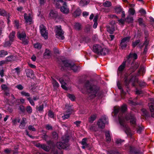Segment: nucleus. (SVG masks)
Segmentation results:
<instances>
[{
	"label": "nucleus",
	"mask_w": 154,
	"mask_h": 154,
	"mask_svg": "<svg viewBox=\"0 0 154 154\" xmlns=\"http://www.w3.org/2000/svg\"><path fill=\"white\" fill-rule=\"evenodd\" d=\"M127 109V106L125 104H123L121 108L119 107L115 108L114 112L115 115L119 112H122V115H120L119 116V123L122 126L124 127L125 133L128 135H130L131 134V130L128 126H126L125 124L126 122L129 120V118L130 117V115H133L128 114L125 116V118H124L125 114L123 113L125 112Z\"/></svg>",
	"instance_id": "1"
},
{
	"label": "nucleus",
	"mask_w": 154,
	"mask_h": 154,
	"mask_svg": "<svg viewBox=\"0 0 154 154\" xmlns=\"http://www.w3.org/2000/svg\"><path fill=\"white\" fill-rule=\"evenodd\" d=\"M93 51L98 54L105 55L109 52L108 49L106 48L103 44H95L93 45Z\"/></svg>",
	"instance_id": "2"
},
{
	"label": "nucleus",
	"mask_w": 154,
	"mask_h": 154,
	"mask_svg": "<svg viewBox=\"0 0 154 154\" xmlns=\"http://www.w3.org/2000/svg\"><path fill=\"white\" fill-rule=\"evenodd\" d=\"M85 86L88 90L90 99H92L95 97L97 92L96 86L91 84L88 81L86 82Z\"/></svg>",
	"instance_id": "3"
},
{
	"label": "nucleus",
	"mask_w": 154,
	"mask_h": 154,
	"mask_svg": "<svg viewBox=\"0 0 154 154\" xmlns=\"http://www.w3.org/2000/svg\"><path fill=\"white\" fill-rule=\"evenodd\" d=\"M59 64L61 67H63L62 65H63L65 67L69 68L74 72H76L80 70L79 66H76L74 63L69 62L66 60H61Z\"/></svg>",
	"instance_id": "4"
},
{
	"label": "nucleus",
	"mask_w": 154,
	"mask_h": 154,
	"mask_svg": "<svg viewBox=\"0 0 154 154\" xmlns=\"http://www.w3.org/2000/svg\"><path fill=\"white\" fill-rule=\"evenodd\" d=\"M69 137L64 136L62 137L63 142H59L57 143V147L59 149H66L68 146V143L69 141Z\"/></svg>",
	"instance_id": "5"
},
{
	"label": "nucleus",
	"mask_w": 154,
	"mask_h": 154,
	"mask_svg": "<svg viewBox=\"0 0 154 154\" xmlns=\"http://www.w3.org/2000/svg\"><path fill=\"white\" fill-rule=\"evenodd\" d=\"M129 120H130V122L131 125L137 128V133L140 134L143 128L140 127H137L136 120L134 116L133 115H130V117L129 118Z\"/></svg>",
	"instance_id": "6"
},
{
	"label": "nucleus",
	"mask_w": 154,
	"mask_h": 154,
	"mask_svg": "<svg viewBox=\"0 0 154 154\" xmlns=\"http://www.w3.org/2000/svg\"><path fill=\"white\" fill-rule=\"evenodd\" d=\"M55 31L56 36L57 38L62 40L64 38V32L62 30L60 26H56Z\"/></svg>",
	"instance_id": "7"
},
{
	"label": "nucleus",
	"mask_w": 154,
	"mask_h": 154,
	"mask_svg": "<svg viewBox=\"0 0 154 154\" xmlns=\"http://www.w3.org/2000/svg\"><path fill=\"white\" fill-rule=\"evenodd\" d=\"M108 120L105 116L102 117L97 122V125L99 128H103L105 127V124L108 123Z\"/></svg>",
	"instance_id": "8"
},
{
	"label": "nucleus",
	"mask_w": 154,
	"mask_h": 154,
	"mask_svg": "<svg viewBox=\"0 0 154 154\" xmlns=\"http://www.w3.org/2000/svg\"><path fill=\"white\" fill-rule=\"evenodd\" d=\"M130 38V36H127L121 40L119 46L122 49H124L126 47L127 43L129 42Z\"/></svg>",
	"instance_id": "9"
},
{
	"label": "nucleus",
	"mask_w": 154,
	"mask_h": 154,
	"mask_svg": "<svg viewBox=\"0 0 154 154\" xmlns=\"http://www.w3.org/2000/svg\"><path fill=\"white\" fill-rule=\"evenodd\" d=\"M137 55L135 53H130L128 56L127 57V60H126L128 63H130L131 62L137 59Z\"/></svg>",
	"instance_id": "10"
},
{
	"label": "nucleus",
	"mask_w": 154,
	"mask_h": 154,
	"mask_svg": "<svg viewBox=\"0 0 154 154\" xmlns=\"http://www.w3.org/2000/svg\"><path fill=\"white\" fill-rule=\"evenodd\" d=\"M40 30L42 35L45 39L47 38L48 37V32L46 30V28L42 24L40 26Z\"/></svg>",
	"instance_id": "11"
},
{
	"label": "nucleus",
	"mask_w": 154,
	"mask_h": 154,
	"mask_svg": "<svg viewBox=\"0 0 154 154\" xmlns=\"http://www.w3.org/2000/svg\"><path fill=\"white\" fill-rule=\"evenodd\" d=\"M60 10L64 14H68L69 13V9L67 7L66 2H64L63 6L60 7Z\"/></svg>",
	"instance_id": "12"
},
{
	"label": "nucleus",
	"mask_w": 154,
	"mask_h": 154,
	"mask_svg": "<svg viewBox=\"0 0 154 154\" xmlns=\"http://www.w3.org/2000/svg\"><path fill=\"white\" fill-rule=\"evenodd\" d=\"M151 102L149 103L150 110L151 112L152 116L154 118V99H151Z\"/></svg>",
	"instance_id": "13"
},
{
	"label": "nucleus",
	"mask_w": 154,
	"mask_h": 154,
	"mask_svg": "<svg viewBox=\"0 0 154 154\" xmlns=\"http://www.w3.org/2000/svg\"><path fill=\"white\" fill-rule=\"evenodd\" d=\"M58 13L55 10H51L49 14V17L51 18L56 19L58 17Z\"/></svg>",
	"instance_id": "14"
},
{
	"label": "nucleus",
	"mask_w": 154,
	"mask_h": 154,
	"mask_svg": "<svg viewBox=\"0 0 154 154\" xmlns=\"http://www.w3.org/2000/svg\"><path fill=\"white\" fill-rule=\"evenodd\" d=\"M24 17L26 23L29 24L32 23V18L29 14L28 15L26 13H25L24 14Z\"/></svg>",
	"instance_id": "15"
},
{
	"label": "nucleus",
	"mask_w": 154,
	"mask_h": 154,
	"mask_svg": "<svg viewBox=\"0 0 154 154\" xmlns=\"http://www.w3.org/2000/svg\"><path fill=\"white\" fill-rule=\"evenodd\" d=\"M17 36L20 40H23L25 38L26 35L24 32H23L21 33L18 32L17 34Z\"/></svg>",
	"instance_id": "16"
},
{
	"label": "nucleus",
	"mask_w": 154,
	"mask_h": 154,
	"mask_svg": "<svg viewBox=\"0 0 154 154\" xmlns=\"http://www.w3.org/2000/svg\"><path fill=\"white\" fill-rule=\"evenodd\" d=\"M25 72L28 77H30L33 75V71L31 69H25Z\"/></svg>",
	"instance_id": "17"
},
{
	"label": "nucleus",
	"mask_w": 154,
	"mask_h": 154,
	"mask_svg": "<svg viewBox=\"0 0 154 154\" xmlns=\"http://www.w3.org/2000/svg\"><path fill=\"white\" fill-rule=\"evenodd\" d=\"M16 60V57L13 55H11L5 58V61L6 62H11L15 60Z\"/></svg>",
	"instance_id": "18"
},
{
	"label": "nucleus",
	"mask_w": 154,
	"mask_h": 154,
	"mask_svg": "<svg viewBox=\"0 0 154 154\" xmlns=\"http://www.w3.org/2000/svg\"><path fill=\"white\" fill-rule=\"evenodd\" d=\"M60 82L61 84V86L62 88L65 90H67V88L66 87V84L64 82L62 78H60L59 79Z\"/></svg>",
	"instance_id": "19"
},
{
	"label": "nucleus",
	"mask_w": 154,
	"mask_h": 154,
	"mask_svg": "<svg viewBox=\"0 0 154 154\" xmlns=\"http://www.w3.org/2000/svg\"><path fill=\"white\" fill-rule=\"evenodd\" d=\"M81 13V10L79 8H77L76 10L73 13V16L75 17L79 16Z\"/></svg>",
	"instance_id": "20"
},
{
	"label": "nucleus",
	"mask_w": 154,
	"mask_h": 154,
	"mask_svg": "<svg viewBox=\"0 0 154 154\" xmlns=\"http://www.w3.org/2000/svg\"><path fill=\"white\" fill-rule=\"evenodd\" d=\"M107 31L110 34L113 33L114 31H115L114 27L112 25L111 26H107Z\"/></svg>",
	"instance_id": "21"
},
{
	"label": "nucleus",
	"mask_w": 154,
	"mask_h": 154,
	"mask_svg": "<svg viewBox=\"0 0 154 154\" xmlns=\"http://www.w3.org/2000/svg\"><path fill=\"white\" fill-rule=\"evenodd\" d=\"M127 62L125 60L123 62L122 64L119 67L118 70L119 72H122L124 69L126 63Z\"/></svg>",
	"instance_id": "22"
},
{
	"label": "nucleus",
	"mask_w": 154,
	"mask_h": 154,
	"mask_svg": "<svg viewBox=\"0 0 154 154\" xmlns=\"http://www.w3.org/2000/svg\"><path fill=\"white\" fill-rule=\"evenodd\" d=\"M26 119L25 118H23L19 125V127L20 128H24L25 125V121Z\"/></svg>",
	"instance_id": "23"
},
{
	"label": "nucleus",
	"mask_w": 154,
	"mask_h": 154,
	"mask_svg": "<svg viewBox=\"0 0 154 154\" xmlns=\"http://www.w3.org/2000/svg\"><path fill=\"white\" fill-rule=\"evenodd\" d=\"M105 136L106 141L110 142L111 141V137L109 131H107L105 132Z\"/></svg>",
	"instance_id": "24"
},
{
	"label": "nucleus",
	"mask_w": 154,
	"mask_h": 154,
	"mask_svg": "<svg viewBox=\"0 0 154 154\" xmlns=\"http://www.w3.org/2000/svg\"><path fill=\"white\" fill-rule=\"evenodd\" d=\"M89 2V0H81L79 3L80 5L82 6H84L88 4Z\"/></svg>",
	"instance_id": "25"
},
{
	"label": "nucleus",
	"mask_w": 154,
	"mask_h": 154,
	"mask_svg": "<svg viewBox=\"0 0 154 154\" xmlns=\"http://www.w3.org/2000/svg\"><path fill=\"white\" fill-rule=\"evenodd\" d=\"M51 147L50 146H47L46 144H42V149H43L45 151L48 152L50 149Z\"/></svg>",
	"instance_id": "26"
},
{
	"label": "nucleus",
	"mask_w": 154,
	"mask_h": 154,
	"mask_svg": "<svg viewBox=\"0 0 154 154\" xmlns=\"http://www.w3.org/2000/svg\"><path fill=\"white\" fill-rule=\"evenodd\" d=\"M15 32L13 31L11 33H10L9 36V38L10 41L11 42H12L14 40V38L15 37Z\"/></svg>",
	"instance_id": "27"
},
{
	"label": "nucleus",
	"mask_w": 154,
	"mask_h": 154,
	"mask_svg": "<svg viewBox=\"0 0 154 154\" xmlns=\"http://www.w3.org/2000/svg\"><path fill=\"white\" fill-rule=\"evenodd\" d=\"M52 79V83L53 86L54 88H58L59 86V85L58 83L53 78H51Z\"/></svg>",
	"instance_id": "28"
},
{
	"label": "nucleus",
	"mask_w": 154,
	"mask_h": 154,
	"mask_svg": "<svg viewBox=\"0 0 154 154\" xmlns=\"http://www.w3.org/2000/svg\"><path fill=\"white\" fill-rule=\"evenodd\" d=\"M8 54L7 51L4 50H2L0 51V57H4Z\"/></svg>",
	"instance_id": "29"
},
{
	"label": "nucleus",
	"mask_w": 154,
	"mask_h": 154,
	"mask_svg": "<svg viewBox=\"0 0 154 154\" xmlns=\"http://www.w3.org/2000/svg\"><path fill=\"white\" fill-rule=\"evenodd\" d=\"M133 20V17L130 15L127 16L125 19L126 21L128 23L132 22Z\"/></svg>",
	"instance_id": "30"
},
{
	"label": "nucleus",
	"mask_w": 154,
	"mask_h": 154,
	"mask_svg": "<svg viewBox=\"0 0 154 154\" xmlns=\"http://www.w3.org/2000/svg\"><path fill=\"white\" fill-rule=\"evenodd\" d=\"M103 5L104 7H109L112 5V3L111 2H110L106 1V2L103 3Z\"/></svg>",
	"instance_id": "31"
},
{
	"label": "nucleus",
	"mask_w": 154,
	"mask_h": 154,
	"mask_svg": "<svg viewBox=\"0 0 154 154\" xmlns=\"http://www.w3.org/2000/svg\"><path fill=\"white\" fill-rule=\"evenodd\" d=\"M20 94L22 96L26 97V98L30 97V94L29 93L26 92L24 91H21Z\"/></svg>",
	"instance_id": "32"
},
{
	"label": "nucleus",
	"mask_w": 154,
	"mask_h": 154,
	"mask_svg": "<svg viewBox=\"0 0 154 154\" xmlns=\"http://www.w3.org/2000/svg\"><path fill=\"white\" fill-rule=\"evenodd\" d=\"M96 118V114L92 115L89 119V122H92Z\"/></svg>",
	"instance_id": "33"
},
{
	"label": "nucleus",
	"mask_w": 154,
	"mask_h": 154,
	"mask_svg": "<svg viewBox=\"0 0 154 154\" xmlns=\"http://www.w3.org/2000/svg\"><path fill=\"white\" fill-rule=\"evenodd\" d=\"M81 28V26L80 24L79 23H76L74 25V28L77 30H80Z\"/></svg>",
	"instance_id": "34"
},
{
	"label": "nucleus",
	"mask_w": 154,
	"mask_h": 154,
	"mask_svg": "<svg viewBox=\"0 0 154 154\" xmlns=\"http://www.w3.org/2000/svg\"><path fill=\"white\" fill-rule=\"evenodd\" d=\"M117 85L118 88L121 90V92L122 94H125L122 88L121 84L119 81H118L117 83Z\"/></svg>",
	"instance_id": "35"
},
{
	"label": "nucleus",
	"mask_w": 154,
	"mask_h": 154,
	"mask_svg": "<svg viewBox=\"0 0 154 154\" xmlns=\"http://www.w3.org/2000/svg\"><path fill=\"white\" fill-rule=\"evenodd\" d=\"M140 40L138 39L135 41V42H133L132 45L133 47L135 48L140 43Z\"/></svg>",
	"instance_id": "36"
},
{
	"label": "nucleus",
	"mask_w": 154,
	"mask_h": 154,
	"mask_svg": "<svg viewBox=\"0 0 154 154\" xmlns=\"http://www.w3.org/2000/svg\"><path fill=\"white\" fill-rule=\"evenodd\" d=\"M115 10L116 13H119L122 11V8L121 6H119L116 7L115 8Z\"/></svg>",
	"instance_id": "37"
},
{
	"label": "nucleus",
	"mask_w": 154,
	"mask_h": 154,
	"mask_svg": "<svg viewBox=\"0 0 154 154\" xmlns=\"http://www.w3.org/2000/svg\"><path fill=\"white\" fill-rule=\"evenodd\" d=\"M142 112L143 113V115L145 117H147L148 115V112L146 110L144 109H142Z\"/></svg>",
	"instance_id": "38"
},
{
	"label": "nucleus",
	"mask_w": 154,
	"mask_h": 154,
	"mask_svg": "<svg viewBox=\"0 0 154 154\" xmlns=\"http://www.w3.org/2000/svg\"><path fill=\"white\" fill-rule=\"evenodd\" d=\"M14 24L15 27L19 29L20 27V24L19 23V22L18 20H16L14 21Z\"/></svg>",
	"instance_id": "39"
},
{
	"label": "nucleus",
	"mask_w": 154,
	"mask_h": 154,
	"mask_svg": "<svg viewBox=\"0 0 154 154\" xmlns=\"http://www.w3.org/2000/svg\"><path fill=\"white\" fill-rule=\"evenodd\" d=\"M128 13L129 14L133 15L135 13V11L134 8H130L128 10Z\"/></svg>",
	"instance_id": "40"
},
{
	"label": "nucleus",
	"mask_w": 154,
	"mask_h": 154,
	"mask_svg": "<svg viewBox=\"0 0 154 154\" xmlns=\"http://www.w3.org/2000/svg\"><path fill=\"white\" fill-rule=\"evenodd\" d=\"M0 15L3 16H5L6 12L4 9H0Z\"/></svg>",
	"instance_id": "41"
},
{
	"label": "nucleus",
	"mask_w": 154,
	"mask_h": 154,
	"mask_svg": "<svg viewBox=\"0 0 154 154\" xmlns=\"http://www.w3.org/2000/svg\"><path fill=\"white\" fill-rule=\"evenodd\" d=\"M34 46L35 48L40 49L41 48L42 45L40 44L37 43L34 44Z\"/></svg>",
	"instance_id": "42"
},
{
	"label": "nucleus",
	"mask_w": 154,
	"mask_h": 154,
	"mask_svg": "<svg viewBox=\"0 0 154 154\" xmlns=\"http://www.w3.org/2000/svg\"><path fill=\"white\" fill-rule=\"evenodd\" d=\"M2 89L5 91H9V88L7 87V86L5 84L2 85L1 86Z\"/></svg>",
	"instance_id": "43"
},
{
	"label": "nucleus",
	"mask_w": 154,
	"mask_h": 154,
	"mask_svg": "<svg viewBox=\"0 0 154 154\" xmlns=\"http://www.w3.org/2000/svg\"><path fill=\"white\" fill-rule=\"evenodd\" d=\"M27 100L29 101L31 105L34 106L35 105V103L33 100L30 97H27Z\"/></svg>",
	"instance_id": "44"
},
{
	"label": "nucleus",
	"mask_w": 154,
	"mask_h": 154,
	"mask_svg": "<svg viewBox=\"0 0 154 154\" xmlns=\"http://www.w3.org/2000/svg\"><path fill=\"white\" fill-rule=\"evenodd\" d=\"M132 81V79L129 80L127 78H125V83L126 86H128L130 82Z\"/></svg>",
	"instance_id": "45"
},
{
	"label": "nucleus",
	"mask_w": 154,
	"mask_h": 154,
	"mask_svg": "<svg viewBox=\"0 0 154 154\" xmlns=\"http://www.w3.org/2000/svg\"><path fill=\"white\" fill-rule=\"evenodd\" d=\"M87 139L86 138H83L81 144L82 145L87 146V144L86 143Z\"/></svg>",
	"instance_id": "46"
},
{
	"label": "nucleus",
	"mask_w": 154,
	"mask_h": 154,
	"mask_svg": "<svg viewBox=\"0 0 154 154\" xmlns=\"http://www.w3.org/2000/svg\"><path fill=\"white\" fill-rule=\"evenodd\" d=\"M26 110L27 112L29 113H31L32 112V107L30 106H28L26 107Z\"/></svg>",
	"instance_id": "47"
},
{
	"label": "nucleus",
	"mask_w": 154,
	"mask_h": 154,
	"mask_svg": "<svg viewBox=\"0 0 154 154\" xmlns=\"http://www.w3.org/2000/svg\"><path fill=\"white\" fill-rule=\"evenodd\" d=\"M108 152L109 154H120L119 152L116 150H111Z\"/></svg>",
	"instance_id": "48"
},
{
	"label": "nucleus",
	"mask_w": 154,
	"mask_h": 154,
	"mask_svg": "<svg viewBox=\"0 0 154 154\" xmlns=\"http://www.w3.org/2000/svg\"><path fill=\"white\" fill-rule=\"evenodd\" d=\"M51 53L50 51L48 49H46L44 53V55L49 56L51 55Z\"/></svg>",
	"instance_id": "49"
},
{
	"label": "nucleus",
	"mask_w": 154,
	"mask_h": 154,
	"mask_svg": "<svg viewBox=\"0 0 154 154\" xmlns=\"http://www.w3.org/2000/svg\"><path fill=\"white\" fill-rule=\"evenodd\" d=\"M13 70H15V72L17 73V75L20 74V67H17L15 68Z\"/></svg>",
	"instance_id": "50"
},
{
	"label": "nucleus",
	"mask_w": 154,
	"mask_h": 154,
	"mask_svg": "<svg viewBox=\"0 0 154 154\" xmlns=\"http://www.w3.org/2000/svg\"><path fill=\"white\" fill-rule=\"evenodd\" d=\"M12 42L10 40L8 41L5 42L4 44V46L5 47L10 46L11 45Z\"/></svg>",
	"instance_id": "51"
},
{
	"label": "nucleus",
	"mask_w": 154,
	"mask_h": 154,
	"mask_svg": "<svg viewBox=\"0 0 154 154\" xmlns=\"http://www.w3.org/2000/svg\"><path fill=\"white\" fill-rule=\"evenodd\" d=\"M67 96L72 101L74 100L75 98L74 95L72 94H68Z\"/></svg>",
	"instance_id": "52"
},
{
	"label": "nucleus",
	"mask_w": 154,
	"mask_h": 154,
	"mask_svg": "<svg viewBox=\"0 0 154 154\" xmlns=\"http://www.w3.org/2000/svg\"><path fill=\"white\" fill-rule=\"evenodd\" d=\"M43 105L42 104L39 106L37 108V109L38 111L41 112L43 111Z\"/></svg>",
	"instance_id": "53"
},
{
	"label": "nucleus",
	"mask_w": 154,
	"mask_h": 154,
	"mask_svg": "<svg viewBox=\"0 0 154 154\" xmlns=\"http://www.w3.org/2000/svg\"><path fill=\"white\" fill-rule=\"evenodd\" d=\"M48 116L51 118H54V113L51 111L48 112Z\"/></svg>",
	"instance_id": "54"
},
{
	"label": "nucleus",
	"mask_w": 154,
	"mask_h": 154,
	"mask_svg": "<svg viewBox=\"0 0 154 154\" xmlns=\"http://www.w3.org/2000/svg\"><path fill=\"white\" fill-rule=\"evenodd\" d=\"M140 64L138 63H136L134 66L133 70V71L134 72L139 67Z\"/></svg>",
	"instance_id": "55"
},
{
	"label": "nucleus",
	"mask_w": 154,
	"mask_h": 154,
	"mask_svg": "<svg viewBox=\"0 0 154 154\" xmlns=\"http://www.w3.org/2000/svg\"><path fill=\"white\" fill-rule=\"evenodd\" d=\"M16 88L20 90H22L23 89V86L20 84L16 86Z\"/></svg>",
	"instance_id": "56"
},
{
	"label": "nucleus",
	"mask_w": 154,
	"mask_h": 154,
	"mask_svg": "<svg viewBox=\"0 0 154 154\" xmlns=\"http://www.w3.org/2000/svg\"><path fill=\"white\" fill-rule=\"evenodd\" d=\"M42 131L43 132L44 135L42 136V138H43L45 140H46L48 138V136L46 134V132L44 131Z\"/></svg>",
	"instance_id": "57"
},
{
	"label": "nucleus",
	"mask_w": 154,
	"mask_h": 154,
	"mask_svg": "<svg viewBox=\"0 0 154 154\" xmlns=\"http://www.w3.org/2000/svg\"><path fill=\"white\" fill-rule=\"evenodd\" d=\"M70 116V115L69 114H64L63 116L62 117L63 120L66 119L68 118Z\"/></svg>",
	"instance_id": "58"
},
{
	"label": "nucleus",
	"mask_w": 154,
	"mask_h": 154,
	"mask_svg": "<svg viewBox=\"0 0 154 154\" xmlns=\"http://www.w3.org/2000/svg\"><path fill=\"white\" fill-rule=\"evenodd\" d=\"M149 44V41L147 40V38H145V41L143 43V45L145 46V47H147V46Z\"/></svg>",
	"instance_id": "59"
},
{
	"label": "nucleus",
	"mask_w": 154,
	"mask_h": 154,
	"mask_svg": "<svg viewBox=\"0 0 154 154\" xmlns=\"http://www.w3.org/2000/svg\"><path fill=\"white\" fill-rule=\"evenodd\" d=\"M28 129L29 130L33 131H35L36 130L35 129L32 125H29L28 127Z\"/></svg>",
	"instance_id": "60"
},
{
	"label": "nucleus",
	"mask_w": 154,
	"mask_h": 154,
	"mask_svg": "<svg viewBox=\"0 0 154 154\" xmlns=\"http://www.w3.org/2000/svg\"><path fill=\"white\" fill-rule=\"evenodd\" d=\"M53 137L55 139H57L58 135L57 133L55 132H54L52 133Z\"/></svg>",
	"instance_id": "61"
},
{
	"label": "nucleus",
	"mask_w": 154,
	"mask_h": 154,
	"mask_svg": "<svg viewBox=\"0 0 154 154\" xmlns=\"http://www.w3.org/2000/svg\"><path fill=\"white\" fill-rule=\"evenodd\" d=\"M143 19L141 18H140L138 19V22L140 25H143Z\"/></svg>",
	"instance_id": "62"
},
{
	"label": "nucleus",
	"mask_w": 154,
	"mask_h": 154,
	"mask_svg": "<svg viewBox=\"0 0 154 154\" xmlns=\"http://www.w3.org/2000/svg\"><path fill=\"white\" fill-rule=\"evenodd\" d=\"M45 128L46 129L48 130H52V126L49 124L46 125Z\"/></svg>",
	"instance_id": "63"
},
{
	"label": "nucleus",
	"mask_w": 154,
	"mask_h": 154,
	"mask_svg": "<svg viewBox=\"0 0 154 154\" xmlns=\"http://www.w3.org/2000/svg\"><path fill=\"white\" fill-rule=\"evenodd\" d=\"M144 33L145 35V38H147L149 35V32L148 31L146 30H145L144 31Z\"/></svg>",
	"instance_id": "64"
}]
</instances>
